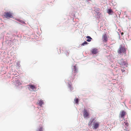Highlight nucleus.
Returning <instances> with one entry per match:
<instances>
[{
    "label": "nucleus",
    "instance_id": "1",
    "mask_svg": "<svg viewBox=\"0 0 131 131\" xmlns=\"http://www.w3.org/2000/svg\"><path fill=\"white\" fill-rule=\"evenodd\" d=\"M126 49L124 47L121 45L119 46V48L118 49L117 52L118 54H121L122 53L126 54Z\"/></svg>",
    "mask_w": 131,
    "mask_h": 131
},
{
    "label": "nucleus",
    "instance_id": "2",
    "mask_svg": "<svg viewBox=\"0 0 131 131\" xmlns=\"http://www.w3.org/2000/svg\"><path fill=\"white\" fill-rule=\"evenodd\" d=\"M3 16L7 18H12L13 17V13L10 12H5Z\"/></svg>",
    "mask_w": 131,
    "mask_h": 131
},
{
    "label": "nucleus",
    "instance_id": "3",
    "mask_svg": "<svg viewBox=\"0 0 131 131\" xmlns=\"http://www.w3.org/2000/svg\"><path fill=\"white\" fill-rule=\"evenodd\" d=\"M72 74L73 75V79H74L75 78V75H76L75 73L77 72V68L76 66H74L72 68Z\"/></svg>",
    "mask_w": 131,
    "mask_h": 131
},
{
    "label": "nucleus",
    "instance_id": "4",
    "mask_svg": "<svg viewBox=\"0 0 131 131\" xmlns=\"http://www.w3.org/2000/svg\"><path fill=\"white\" fill-rule=\"evenodd\" d=\"M129 126V123L127 121H126L123 124V128L125 130H127Z\"/></svg>",
    "mask_w": 131,
    "mask_h": 131
},
{
    "label": "nucleus",
    "instance_id": "5",
    "mask_svg": "<svg viewBox=\"0 0 131 131\" xmlns=\"http://www.w3.org/2000/svg\"><path fill=\"white\" fill-rule=\"evenodd\" d=\"M121 67L123 68H125L127 67L128 66L126 62L122 61L120 63Z\"/></svg>",
    "mask_w": 131,
    "mask_h": 131
},
{
    "label": "nucleus",
    "instance_id": "6",
    "mask_svg": "<svg viewBox=\"0 0 131 131\" xmlns=\"http://www.w3.org/2000/svg\"><path fill=\"white\" fill-rule=\"evenodd\" d=\"M83 115L84 118L88 117L89 116V114L87 111V110L84 109L83 111Z\"/></svg>",
    "mask_w": 131,
    "mask_h": 131
},
{
    "label": "nucleus",
    "instance_id": "7",
    "mask_svg": "<svg viewBox=\"0 0 131 131\" xmlns=\"http://www.w3.org/2000/svg\"><path fill=\"white\" fill-rule=\"evenodd\" d=\"M100 123L99 122H94L93 124V129H96L99 127Z\"/></svg>",
    "mask_w": 131,
    "mask_h": 131
},
{
    "label": "nucleus",
    "instance_id": "8",
    "mask_svg": "<svg viewBox=\"0 0 131 131\" xmlns=\"http://www.w3.org/2000/svg\"><path fill=\"white\" fill-rule=\"evenodd\" d=\"M126 114V112L124 110L122 111L120 113V115L121 117L122 118H124V116Z\"/></svg>",
    "mask_w": 131,
    "mask_h": 131
},
{
    "label": "nucleus",
    "instance_id": "9",
    "mask_svg": "<svg viewBox=\"0 0 131 131\" xmlns=\"http://www.w3.org/2000/svg\"><path fill=\"white\" fill-rule=\"evenodd\" d=\"M92 53L96 54L98 53V49L96 48H94L92 49L91 51Z\"/></svg>",
    "mask_w": 131,
    "mask_h": 131
},
{
    "label": "nucleus",
    "instance_id": "10",
    "mask_svg": "<svg viewBox=\"0 0 131 131\" xmlns=\"http://www.w3.org/2000/svg\"><path fill=\"white\" fill-rule=\"evenodd\" d=\"M102 39L104 41L107 42L108 40V38L106 34H105L103 35Z\"/></svg>",
    "mask_w": 131,
    "mask_h": 131
},
{
    "label": "nucleus",
    "instance_id": "11",
    "mask_svg": "<svg viewBox=\"0 0 131 131\" xmlns=\"http://www.w3.org/2000/svg\"><path fill=\"white\" fill-rule=\"evenodd\" d=\"M107 12L110 15H112L114 13V12L111 8H108L107 10Z\"/></svg>",
    "mask_w": 131,
    "mask_h": 131
},
{
    "label": "nucleus",
    "instance_id": "12",
    "mask_svg": "<svg viewBox=\"0 0 131 131\" xmlns=\"http://www.w3.org/2000/svg\"><path fill=\"white\" fill-rule=\"evenodd\" d=\"M43 103V101L41 100H40L39 101V102H37V104H38L39 105L41 106L42 105Z\"/></svg>",
    "mask_w": 131,
    "mask_h": 131
},
{
    "label": "nucleus",
    "instance_id": "13",
    "mask_svg": "<svg viewBox=\"0 0 131 131\" xmlns=\"http://www.w3.org/2000/svg\"><path fill=\"white\" fill-rule=\"evenodd\" d=\"M28 86L30 89H32V90L36 89V87L34 85H28Z\"/></svg>",
    "mask_w": 131,
    "mask_h": 131
},
{
    "label": "nucleus",
    "instance_id": "14",
    "mask_svg": "<svg viewBox=\"0 0 131 131\" xmlns=\"http://www.w3.org/2000/svg\"><path fill=\"white\" fill-rule=\"evenodd\" d=\"M86 38L88 39L86 40V41L88 42H90L91 41V40L92 39V38L90 36H88L86 37Z\"/></svg>",
    "mask_w": 131,
    "mask_h": 131
},
{
    "label": "nucleus",
    "instance_id": "15",
    "mask_svg": "<svg viewBox=\"0 0 131 131\" xmlns=\"http://www.w3.org/2000/svg\"><path fill=\"white\" fill-rule=\"evenodd\" d=\"M74 101L76 104H78L79 102V99L78 98L75 99H74Z\"/></svg>",
    "mask_w": 131,
    "mask_h": 131
},
{
    "label": "nucleus",
    "instance_id": "16",
    "mask_svg": "<svg viewBox=\"0 0 131 131\" xmlns=\"http://www.w3.org/2000/svg\"><path fill=\"white\" fill-rule=\"evenodd\" d=\"M43 128L42 127H40L39 128H38L37 130V131H42Z\"/></svg>",
    "mask_w": 131,
    "mask_h": 131
},
{
    "label": "nucleus",
    "instance_id": "17",
    "mask_svg": "<svg viewBox=\"0 0 131 131\" xmlns=\"http://www.w3.org/2000/svg\"><path fill=\"white\" fill-rule=\"evenodd\" d=\"M88 43L86 41H85L81 45L82 46H84L85 45L87 44Z\"/></svg>",
    "mask_w": 131,
    "mask_h": 131
},
{
    "label": "nucleus",
    "instance_id": "18",
    "mask_svg": "<svg viewBox=\"0 0 131 131\" xmlns=\"http://www.w3.org/2000/svg\"><path fill=\"white\" fill-rule=\"evenodd\" d=\"M65 53L66 54L67 56L69 55V52H68V51H65Z\"/></svg>",
    "mask_w": 131,
    "mask_h": 131
},
{
    "label": "nucleus",
    "instance_id": "19",
    "mask_svg": "<svg viewBox=\"0 0 131 131\" xmlns=\"http://www.w3.org/2000/svg\"><path fill=\"white\" fill-rule=\"evenodd\" d=\"M69 88L70 89H71V90H72V88H71V85L69 84Z\"/></svg>",
    "mask_w": 131,
    "mask_h": 131
},
{
    "label": "nucleus",
    "instance_id": "20",
    "mask_svg": "<svg viewBox=\"0 0 131 131\" xmlns=\"http://www.w3.org/2000/svg\"><path fill=\"white\" fill-rule=\"evenodd\" d=\"M121 71L123 72H124L125 71V70H124V69H121Z\"/></svg>",
    "mask_w": 131,
    "mask_h": 131
},
{
    "label": "nucleus",
    "instance_id": "21",
    "mask_svg": "<svg viewBox=\"0 0 131 131\" xmlns=\"http://www.w3.org/2000/svg\"><path fill=\"white\" fill-rule=\"evenodd\" d=\"M97 13H98V11L100 10V9L99 8H97Z\"/></svg>",
    "mask_w": 131,
    "mask_h": 131
},
{
    "label": "nucleus",
    "instance_id": "22",
    "mask_svg": "<svg viewBox=\"0 0 131 131\" xmlns=\"http://www.w3.org/2000/svg\"><path fill=\"white\" fill-rule=\"evenodd\" d=\"M94 120V119H93V121H93Z\"/></svg>",
    "mask_w": 131,
    "mask_h": 131
},
{
    "label": "nucleus",
    "instance_id": "23",
    "mask_svg": "<svg viewBox=\"0 0 131 131\" xmlns=\"http://www.w3.org/2000/svg\"><path fill=\"white\" fill-rule=\"evenodd\" d=\"M92 122H91V123L90 124H91V123H92Z\"/></svg>",
    "mask_w": 131,
    "mask_h": 131
},
{
    "label": "nucleus",
    "instance_id": "24",
    "mask_svg": "<svg viewBox=\"0 0 131 131\" xmlns=\"http://www.w3.org/2000/svg\"><path fill=\"white\" fill-rule=\"evenodd\" d=\"M123 34V33H122L121 34Z\"/></svg>",
    "mask_w": 131,
    "mask_h": 131
},
{
    "label": "nucleus",
    "instance_id": "25",
    "mask_svg": "<svg viewBox=\"0 0 131 131\" xmlns=\"http://www.w3.org/2000/svg\"><path fill=\"white\" fill-rule=\"evenodd\" d=\"M127 131H128V130H127Z\"/></svg>",
    "mask_w": 131,
    "mask_h": 131
}]
</instances>
